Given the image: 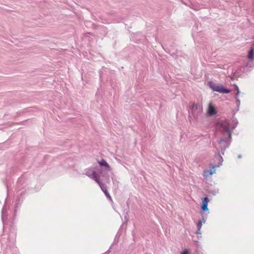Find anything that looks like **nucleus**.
<instances>
[{
    "mask_svg": "<svg viewBox=\"0 0 254 254\" xmlns=\"http://www.w3.org/2000/svg\"><path fill=\"white\" fill-rule=\"evenodd\" d=\"M216 126L220 128L219 131L222 134V137L217 140L219 148L222 155H224L225 150L229 148L232 141V132L233 129L230 127L229 125L224 120L218 121L216 123Z\"/></svg>",
    "mask_w": 254,
    "mask_h": 254,
    "instance_id": "1",
    "label": "nucleus"
},
{
    "mask_svg": "<svg viewBox=\"0 0 254 254\" xmlns=\"http://www.w3.org/2000/svg\"><path fill=\"white\" fill-rule=\"evenodd\" d=\"M246 66H248V63H247L246 64Z\"/></svg>",
    "mask_w": 254,
    "mask_h": 254,
    "instance_id": "26",
    "label": "nucleus"
},
{
    "mask_svg": "<svg viewBox=\"0 0 254 254\" xmlns=\"http://www.w3.org/2000/svg\"><path fill=\"white\" fill-rule=\"evenodd\" d=\"M95 169L97 170V174L99 175V178L102 177L107 181L109 180L110 176L108 172H111L112 170H106L105 169L100 168L97 166L95 167Z\"/></svg>",
    "mask_w": 254,
    "mask_h": 254,
    "instance_id": "6",
    "label": "nucleus"
},
{
    "mask_svg": "<svg viewBox=\"0 0 254 254\" xmlns=\"http://www.w3.org/2000/svg\"><path fill=\"white\" fill-rule=\"evenodd\" d=\"M189 7L195 10H198L200 9V6L198 4L190 3V4L188 5Z\"/></svg>",
    "mask_w": 254,
    "mask_h": 254,
    "instance_id": "15",
    "label": "nucleus"
},
{
    "mask_svg": "<svg viewBox=\"0 0 254 254\" xmlns=\"http://www.w3.org/2000/svg\"><path fill=\"white\" fill-rule=\"evenodd\" d=\"M233 86H234V89L236 90H237V93L235 96V99L237 102L236 105H237V107L238 108L237 111H238L239 108L240 107V100L239 99L238 96L241 93V92L239 90V87L236 84H234Z\"/></svg>",
    "mask_w": 254,
    "mask_h": 254,
    "instance_id": "9",
    "label": "nucleus"
},
{
    "mask_svg": "<svg viewBox=\"0 0 254 254\" xmlns=\"http://www.w3.org/2000/svg\"><path fill=\"white\" fill-rule=\"evenodd\" d=\"M7 211L4 209L3 208L1 210V219L2 222L4 221V220H6L7 219Z\"/></svg>",
    "mask_w": 254,
    "mask_h": 254,
    "instance_id": "16",
    "label": "nucleus"
},
{
    "mask_svg": "<svg viewBox=\"0 0 254 254\" xmlns=\"http://www.w3.org/2000/svg\"><path fill=\"white\" fill-rule=\"evenodd\" d=\"M196 234L197 235H201V233L200 229H197L196 232Z\"/></svg>",
    "mask_w": 254,
    "mask_h": 254,
    "instance_id": "24",
    "label": "nucleus"
},
{
    "mask_svg": "<svg viewBox=\"0 0 254 254\" xmlns=\"http://www.w3.org/2000/svg\"><path fill=\"white\" fill-rule=\"evenodd\" d=\"M109 70V69L106 67H103L102 68V69L99 71L100 79L103 80L104 78H105L106 74H105L104 73L107 72Z\"/></svg>",
    "mask_w": 254,
    "mask_h": 254,
    "instance_id": "13",
    "label": "nucleus"
},
{
    "mask_svg": "<svg viewBox=\"0 0 254 254\" xmlns=\"http://www.w3.org/2000/svg\"><path fill=\"white\" fill-rule=\"evenodd\" d=\"M209 87L213 91L223 94H229L231 89L226 88L221 84H216L212 81H209L207 83Z\"/></svg>",
    "mask_w": 254,
    "mask_h": 254,
    "instance_id": "3",
    "label": "nucleus"
},
{
    "mask_svg": "<svg viewBox=\"0 0 254 254\" xmlns=\"http://www.w3.org/2000/svg\"><path fill=\"white\" fill-rule=\"evenodd\" d=\"M97 184L99 185L101 189L104 192L105 195L107 197V198H108L110 200H112V197H111L109 192H108L107 189L106 187L105 186V185L102 183V182L101 181V180L100 181V182Z\"/></svg>",
    "mask_w": 254,
    "mask_h": 254,
    "instance_id": "7",
    "label": "nucleus"
},
{
    "mask_svg": "<svg viewBox=\"0 0 254 254\" xmlns=\"http://www.w3.org/2000/svg\"><path fill=\"white\" fill-rule=\"evenodd\" d=\"M98 163L101 168L105 169L106 170H112L111 167L105 159H102L100 161H98Z\"/></svg>",
    "mask_w": 254,
    "mask_h": 254,
    "instance_id": "8",
    "label": "nucleus"
},
{
    "mask_svg": "<svg viewBox=\"0 0 254 254\" xmlns=\"http://www.w3.org/2000/svg\"><path fill=\"white\" fill-rule=\"evenodd\" d=\"M219 192V189H216L214 190H209L208 193L213 195H215Z\"/></svg>",
    "mask_w": 254,
    "mask_h": 254,
    "instance_id": "18",
    "label": "nucleus"
},
{
    "mask_svg": "<svg viewBox=\"0 0 254 254\" xmlns=\"http://www.w3.org/2000/svg\"><path fill=\"white\" fill-rule=\"evenodd\" d=\"M209 214V209L207 205L201 204L200 214Z\"/></svg>",
    "mask_w": 254,
    "mask_h": 254,
    "instance_id": "12",
    "label": "nucleus"
},
{
    "mask_svg": "<svg viewBox=\"0 0 254 254\" xmlns=\"http://www.w3.org/2000/svg\"><path fill=\"white\" fill-rule=\"evenodd\" d=\"M232 128H231V129L233 130L237 127V126L238 124V121L236 118L233 117L232 119Z\"/></svg>",
    "mask_w": 254,
    "mask_h": 254,
    "instance_id": "14",
    "label": "nucleus"
},
{
    "mask_svg": "<svg viewBox=\"0 0 254 254\" xmlns=\"http://www.w3.org/2000/svg\"><path fill=\"white\" fill-rule=\"evenodd\" d=\"M209 199L208 198V197L207 196L204 197L202 199V203L201 204H204V205H208V203L209 202Z\"/></svg>",
    "mask_w": 254,
    "mask_h": 254,
    "instance_id": "19",
    "label": "nucleus"
},
{
    "mask_svg": "<svg viewBox=\"0 0 254 254\" xmlns=\"http://www.w3.org/2000/svg\"><path fill=\"white\" fill-rule=\"evenodd\" d=\"M24 177H20L19 178L17 183V197L14 204V214L15 215L16 212L18 211L19 208L20 207L23 200V195L26 193V189L24 188L25 186L24 184Z\"/></svg>",
    "mask_w": 254,
    "mask_h": 254,
    "instance_id": "2",
    "label": "nucleus"
},
{
    "mask_svg": "<svg viewBox=\"0 0 254 254\" xmlns=\"http://www.w3.org/2000/svg\"><path fill=\"white\" fill-rule=\"evenodd\" d=\"M208 214H200L201 219L199 221L201 222L202 223H205L206 221Z\"/></svg>",
    "mask_w": 254,
    "mask_h": 254,
    "instance_id": "17",
    "label": "nucleus"
},
{
    "mask_svg": "<svg viewBox=\"0 0 254 254\" xmlns=\"http://www.w3.org/2000/svg\"><path fill=\"white\" fill-rule=\"evenodd\" d=\"M191 109L193 110L194 111H196V110H198V109H199V106L197 104H196V103H193L191 107H190Z\"/></svg>",
    "mask_w": 254,
    "mask_h": 254,
    "instance_id": "20",
    "label": "nucleus"
},
{
    "mask_svg": "<svg viewBox=\"0 0 254 254\" xmlns=\"http://www.w3.org/2000/svg\"><path fill=\"white\" fill-rule=\"evenodd\" d=\"M248 58L251 61L253 60L254 59V44L252 45L248 52Z\"/></svg>",
    "mask_w": 254,
    "mask_h": 254,
    "instance_id": "11",
    "label": "nucleus"
},
{
    "mask_svg": "<svg viewBox=\"0 0 254 254\" xmlns=\"http://www.w3.org/2000/svg\"><path fill=\"white\" fill-rule=\"evenodd\" d=\"M222 155L220 150V151H219L215 153L213 158V163H210V165L212 169L219 167L222 165L223 162Z\"/></svg>",
    "mask_w": 254,
    "mask_h": 254,
    "instance_id": "4",
    "label": "nucleus"
},
{
    "mask_svg": "<svg viewBox=\"0 0 254 254\" xmlns=\"http://www.w3.org/2000/svg\"><path fill=\"white\" fill-rule=\"evenodd\" d=\"M238 158L239 159H241L242 158V155L241 154H239L238 155Z\"/></svg>",
    "mask_w": 254,
    "mask_h": 254,
    "instance_id": "25",
    "label": "nucleus"
},
{
    "mask_svg": "<svg viewBox=\"0 0 254 254\" xmlns=\"http://www.w3.org/2000/svg\"><path fill=\"white\" fill-rule=\"evenodd\" d=\"M85 174L90 178L94 180L97 183H99L100 181L99 175L97 174V170L95 168H89L85 169Z\"/></svg>",
    "mask_w": 254,
    "mask_h": 254,
    "instance_id": "5",
    "label": "nucleus"
},
{
    "mask_svg": "<svg viewBox=\"0 0 254 254\" xmlns=\"http://www.w3.org/2000/svg\"><path fill=\"white\" fill-rule=\"evenodd\" d=\"M204 173H207L208 172V174L209 175H212L213 174H214L215 172V168L214 169H212L211 168V169L209 171H208V170H206L204 172Z\"/></svg>",
    "mask_w": 254,
    "mask_h": 254,
    "instance_id": "21",
    "label": "nucleus"
},
{
    "mask_svg": "<svg viewBox=\"0 0 254 254\" xmlns=\"http://www.w3.org/2000/svg\"><path fill=\"white\" fill-rule=\"evenodd\" d=\"M181 254H190L189 251L187 249H185L182 253Z\"/></svg>",
    "mask_w": 254,
    "mask_h": 254,
    "instance_id": "23",
    "label": "nucleus"
},
{
    "mask_svg": "<svg viewBox=\"0 0 254 254\" xmlns=\"http://www.w3.org/2000/svg\"><path fill=\"white\" fill-rule=\"evenodd\" d=\"M202 225V223H201V222L198 221V222L196 224L197 229H201Z\"/></svg>",
    "mask_w": 254,
    "mask_h": 254,
    "instance_id": "22",
    "label": "nucleus"
},
{
    "mask_svg": "<svg viewBox=\"0 0 254 254\" xmlns=\"http://www.w3.org/2000/svg\"><path fill=\"white\" fill-rule=\"evenodd\" d=\"M207 114L209 116L216 115L217 114L216 108L211 104H210L207 109Z\"/></svg>",
    "mask_w": 254,
    "mask_h": 254,
    "instance_id": "10",
    "label": "nucleus"
}]
</instances>
